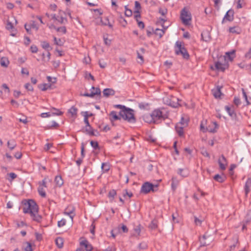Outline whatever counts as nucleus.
Masks as SVG:
<instances>
[{
  "instance_id": "obj_24",
  "label": "nucleus",
  "mask_w": 251,
  "mask_h": 251,
  "mask_svg": "<svg viewBox=\"0 0 251 251\" xmlns=\"http://www.w3.org/2000/svg\"><path fill=\"white\" fill-rule=\"evenodd\" d=\"M222 88V87L218 86L215 89L212 90V93L213 94V96L216 98H220L222 93L221 91V89Z\"/></svg>"
},
{
  "instance_id": "obj_8",
  "label": "nucleus",
  "mask_w": 251,
  "mask_h": 251,
  "mask_svg": "<svg viewBox=\"0 0 251 251\" xmlns=\"http://www.w3.org/2000/svg\"><path fill=\"white\" fill-rule=\"evenodd\" d=\"M178 100V98L172 95L163 99V101L165 104L174 108H176L179 105Z\"/></svg>"
},
{
  "instance_id": "obj_12",
  "label": "nucleus",
  "mask_w": 251,
  "mask_h": 251,
  "mask_svg": "<svg viewBox=\"0 0 251 251\" xmlns=\"http://www.w3.org/2000/svg\"><path fill=\"white\" fill-rule=\"evenodd\" d=\"M6 28L10 31V35L11 36L14 37L16 36L17 30L16 28H14L11 22H10L8 21H7V23L6 25Z\"/></svg>"
},
{
  "instance_id": "obj_14",
  "label": "nucleus",
  "mask_w": 251,
  "mask_h": 251,
  "mask_svg": "<svg viewBox=\"0 0 251 251\" xmlns=\"http://www.w3.org/2000/svg\"><path fill=\"white\" fill-rule=\"evenodd\" d=\"M80 245L85 248L86 251H91L93 248L88 240L84 239L80 242Z\"/></svg>"
},
{
  "instance_id": "obj_49",
  "label": "nucleus",
  "mask_w": 251,
  "mask_h": 251,
  "mask_svg": "<svg viewBox=\"0 0 251 251\" xmlns=\"http://www.w3.org/2000/svg\"><path fill=\"white\" fill-rule=\"evenodd\" d=\"M57 21L61 24H65L67 22V18L63 17H58V20Z\"/></svg>"
},
{
  "instance_id": "obj_45",
  "label": "nucleus",
  "mask_w": 251,
  "mask_h": 251,
  "mask_svg": "<svg viewBox=\"0 0 251 251\" xmlns=\"http://www.w3.org/2000/svg\"><path fill=\"white\" fill-rule=\"evenodd\" d=\"M53 41H54V44L56 45L61 46L63 45V42L62 41L61 39L60 38L57 39L56 37H54Z\"/></svg>"
},
{
  "instance_id": "obj_37",
  "label": "nucleus",
  "mask_w": 251,
  "mask_h": 251,
  "mask_svg": "<svg viewBox=\"0 0 251 251\" xmlns=\"http://www.w3.org/2000/svg\"><path fill=\"white\" fill-rule=\"evenodd\" d=\"M7 146L10 150H13L16 146V144L14 140H11L7 142Z\"/></svg>"
},
{
  "instance_id": "obj_36",
  "label": "nucleus",
  "mask_w": 251,
  "mask_h": 251,
  "mask_svg": "<svg viewBox=\"0 0 251 251\" xmlns=\"http://www.w3.org/2000/svg\"><path fill=\"white\" fill-rule=\"evenodd\" d=\"M141 9V6L140 2L138 1H135L134 13H140Z\"/></svg>"
},
{
  "instance_id": "obj_19",
  "label": "nucleus",
  "mask_w": 251,
  "mask_h": 251,
  "mask_svg": "<svg viewBox=\"0 0 251 251\" xmlns=\"http://www.w3.org/2000/svg\"><path fill=\"white\" fill-rule=\"evenodd\" d=\"M115 94V91L110 88L104 89L103 91V96L105 97H108L110 96H114Z\"/></svg>"
},
{
  "instance_id": "obj_21",
  "label": "nucleus",
  "mask_w": 251,
  "mask_h": 251,
  "mask_svg": "<svg viewBox=\"0 0 251 251\" xmlns=\"http://www.w3.org/2000/svg\"><path fill=\"white\" fill-rule=\"evenodd\" d=\"M213 178L215 181L218 182L223 183L226 180V176L224 175H220L217 174L214 176Z\"/></svg>"
},
{
  "instance_id": "obj_32",
  "label": "nucleus",
  "mask_w": 251,
  "mask_h": 251,
  "mask_svg": "<svg viewBox=\"0 0 251 251\" xmlns=\"http://www.w3.org/2000/svg\"><path fill=\"white\" fill-rule=\"evenodd\" d=\"M51 87V84L44 83L38 86L39 89L42 91H45L49 89H50Z\"/></svg>"
},
{
  "instance_id": "obj_61",
  "label": "nucleus",
  "mask_w": 251,
  "mask_h": 251,
  "mask_svg": "<svg viewBox=\"0 0 251 251\" xmlns=\"http://www.w3.org/2000/svg\"><path fill=\"white\" fill-rule=\"evenodd\" d=\"M125 14L126 17H129L131 16L132 14V10L130 9L125 10Z\"/></svg>"
},
{
  "instance_id": "obj_23",
  "label": "nucleus",
  "mask_w": 251,
  "mask_h": 251,
  "mask_svg": "<svg viewBox=\"0 0 251 251\" xmlns=\"http://www.w3.org/2000/svg\"><path fill=\"white\" fill-rule=\"evenodd\" d=\"M38 213V212H34L33 214L30 213V215L34 221L39 223L41 222L42 217Z\"/></svg>"
},
{
  "instance_id": "obj_29",
  "label": "nucleus",
  "mask_w": 251,
  "mask_h": 251,
  "mask_svg": "<svg viewBox=\"0 0 251 251\" xmlns=\"http://www.w3.org/2000/svg\"><path fill=\"white\" fill-rule=\"evenodd\" d=\"M229 32L232 33L239 34L241 32V29L238 26L230 27L229 28Z\"/></svg>"
},
{
  "instance_id": "obj_31",
  "label": "nucleus",
  "mask_w": 251,
  "mask_h": 251,
  "mask_svg": "<svg viewBox=\"0 0 251 251\" xmlns=\"http://www.w3.org/2000/svg\"><path fill=\"white\" fill-rule=\"evenodd\" d=\"M251 222V210L248 211L245 219L243 221V223H245L246 224H248Z\"/></svg>"
},
{
  "instance_id": "obj_20",
  "label": "nucleus",
  "mask_w": 251,
  "mask_h": 251,
  "mask_svg": "<svg viewBox=\"0 0 251 251\" xmlns=\"http://www.w3.org/2000/svg\"><path fill=\"white\" fill-rule=\"evenodd\" d=\"M225 109L226 112L228 113V115L232 118L235 119L236 117V114L234 111V109H232L229 106L226 105L225 107Z\"/></svg>"
},
{
  "instance_id": "obj_10",
  "label": "nucleus",
  "mask_w": 251,
  "mask_h": 251,
  "mask_svg": "<svg viewBox=\"0 0 251 251\" xmlns=\"http://www.w3.org/2000/svg\"><path fill=\"white\" fill-rule=\"evenodd\" d=\"M52 110L56 111L57 112H46V113H42L41 114V117L42 118H46V117H49L52 115H57V116H60L63 114V112L60 111L58 109L52 107L51 108Z\"/></svg>"
},
{
  "instance_id": "obj_48",
  "label": "nucleus",
  "mask_w": 251,
  "mask_h": 251,
  "mask_svg": "<svg viewBox=\"0 0 251 251\" xmlns=\"http://www.w3.org/2000/svg\"><path fill=\"white\" fill-rule=\"evenodd\" d=\"M90 144L95 150L99 149V146L98 142L91 141Z\"/></svg>"
},
{
  "instance_id": "obj_9",
  "label": "nucleus",
  "mask_w": 251,
  "mask_h": 251,
  "mask_svg": "<svg viewBox=\"0 0 251 251\" xmlns=\"http://www.w3.org/2000/svg\"><path fill=\"white\" fill-rule=\"evenodd\" d=\"M212 240V239L210 236H207L205 234L199 238L201 246H206L209 245Z\"/></svg>"
},
{
  "instance_id": "obj_33",
  "label": "nucleus",
  "mask_w": 251,
  "mask_h": 251,
  "mask_svg": "<svg viewBox=\"0 0 251 251\" xmlns=\"http://www.w3.org/2000/svg\"><path fill=\"white\" fill-rule=\"evenodd\" d=\"M9 63V61L7 57H2L0 59V65L2 67H7Z\"/></svg>"
},
{
  "instance_id": "obj_28",
  "label": "nucleus",
  "mask_w": 251,
  "mask_h": 251,
  "mask_svg": "<svg viewBox=\"0 0 251 251\" xmlns=\"http://www.w3.org/2000/svg\"><path fill=\"white\" fill-rule=\"evenodd\" d=\"M177 173L183 177H187L189 175V172L187 169H179Z\"/></svg>"
},
{
  "instance_id": "obj_27",
  "label": "nucleus",
  "mask_w": 251,
  "mask_h": 251,
  "mask_svg": "<svg viewBox=\"0 0 251 251\" xmlns=\"http://www.w3.org/2000/svg\"><path fill=\"white\" fill-rule=\"evenodd\" d=\"M41 45L43 49L47 50L48 51L52 50V48L50 46V44L45 41L41 42Z\"/></svg>"
},
{
  "instance_id": "obj_30",
  "label": "nucleus",
  "mask_w": 251,
  "mask_h": 251,
  "mask_svg": "<svg viewBox=\"0 0 251 251\" xmlns=\"http://www.w3.org/2000/svg\"><path fill=\"white\" fill-rule=\"evenodd\" d=\"M163 29H162L156 28L154 31L155 34L159 36L160 38H161L163 36V35H164V34L165 33V31L167 28V27H164L163 26Z\"/></svg>"
},
{
  "instance_id": "obj_34",
  "label": "nucleus",
  "mask_w": 251,
  "mask_h": 251,
  "mask_svg": "<svg viewBox=\"0 0 251 251\" xmlns=\"http://www.w3.org/2000/svg\"><path fill=\"white\" fill-rule=\"evenodd\" d=\"M56 185L59 187H61L63 184V180L61 176H56L54 180Z\"/></svg>"
},
{
  "instance_id": "obj_1",
  "label": "nucleus",
  "mask_w": 251,
  "mask_h": 251,
  "mask_svg": "<svg viewBox=\"0 0 251 251\" xmlns=\"http://www.w3.org/2000/svg\"><path fill=\"white\" fill-rule=\"evenodd\" d=\"M24 205L23 212L24 213H33L34 212H38V206L33 200H25L23 201Z\"/></svg>"
},
{
  "instance_id": "obj_25",
  "label": "nucleus",
  "mask_w": 251,
  "mask_h": 251,
  "mask_svg": "<svg viewBox=\"0 0 251 251\" xmlns=\"http://www.w3.org/2000/svg\"><path fill=\"white\" fill-rule=\"evenodd\" d=\"M144 121L148 123H153V121L151 114H145L143 116Z\"/></svg>"
},
{
  "instance_id": "obj_15",
  "label": "nucleus",
  "mask_w": 251,
  "mask_h": 251,
  "mask_svg": "<svg viewBox=\"0 0 251 251\" xmlns=\"http://www.w3.org/2000/svg\"><path fill=\"white\" fill-rule=\"evenodd\" d=\"M100 94H101L100 89L99 87H97L95 92L91 91V92L90 93H85L83 94H82L81 95L83 96H84V97L93 98L95 95L100 96Z\"/></svg>"
},
{
  "instance_id": "obj_57",
  "label": "nucleus",
  "mask_w": 251,
  "mask_h": 251,
  "mask_svg": "<svg viewBox=\"0 0 251 251\" xmlns=\"http://www.w3.org/2000/svg\"><path fill=\"white\" fill-rule=\"evenodd\" d=\"M242 91H243V97L244 98L245 100L246 101L247 105H249L250 104V103L248 100L247 94L243 89H242Z\"/></svg>"
},
{
  "instance_id": "obj_13",
  "label": "nucleus",
  "mask_w": 251,
  "mask_h": 251,
  "mask_svg": "<svg viewBox=\"0 0 251 251\" xmlns=\"http://www.w3.org/2000/svg\"><path fill=\"white\" fill-rule=\"evenodd\" d=\"M201 39L206 42H209L211 39L210 32L207 30L202 31L201 33Z\"/></svg>"
},
{
  "instance_id": "obj_62",
  "label": "nucleus",
  "mask_w": 251,
  "mask_h": 251,
  "mask_svg": "<svg viewBox=\"0 0 251 251\" xmlns=\"http://www.w3.org/2000/svg\"><path fill=\"white\" fill-rule=\"evenodd\" d=\"M159 12L160 14H161L162 16H164L165 14L167 13V9H162L160 8L159 10Z\"/></svg>"
},
{
  "instance_id": "obj_41",
  "label": "nucleus",
  "mask_w": 251,
  "mask_h": 251,
  "mask_svg": "<svg viewBox=\"0 0 251 251\" xmlns=\"http://www.w3.org/2000/svg\"><path fill=\"white\" fill-rule=\"evenodd\" d=\"M54 29H55L57 32H62L64 34H65L66 33V28L65 26H61L59 27H56L54 25H52Z\"/></svg>"
},
{
  "instance_id": "obj_60",
  "label": "nucleus",
  "mask_w": 251,
  "mask_h": 251,
  "mask_svg": "<svg viewBox=\"0 0 251 251\" xmlns=\"http://www.w3.org/2000/svg\"><path fill=\"white\" fill-rule=\"evenodd\" d=\"M51 123V125L49 126V128H51L52 127L57 128L59 126V124L55 121H52Z\"/></svg>"
},
{
  "instance_id": "obj_55",
  "label": "nucleus",
  "mask_w": 251,
  "mask_h": 251,
  "mask_svg": "<svg viewBox=\"0 0 251 251\" xmlns=\"http://www.w3.org/2000/svg\"><path fill=\"white\" fill-rule=\"evenodd\" d=\"M25 87L26 89H27L28 91H33V88L31 85V84L29 83H26L25 85Z\"/></svg>"
},
{
  "instance_id": "obj_7",
  "label": "nucleus",
  "mask_w": 251,
  "mask_h": 251,
  "mask_svg": "<svg viewBox=\"0 0 251 251\" xmlns=\"http://www.w3.org/2000/svg\"><path fill=\"white\" fill-rule=\"evenodd\" d=\"M180 19L183 24L185 25H190V22L191 21V14L186 9L185 7L183 8L180 13Z\"/></svg>"
},
{
  "instance_id": "obj_42",
  "label": "nucleus",
  "mask_w": 251,
  "mask_h": 251,
  "mask_svg": "<svg viewBox=\"0 0 251 251\" xmlns=\"http://www.w3.org/2000/svg\"><path fill=\"white\" fill-rule=\"evenodd\" d=\"M38 192L39 194V195L42 197H45L46 196V194L44 190L43 187L42 186H39L38 189Z\"/></svg>"
},
{
  "instance_id": "obj_16",
  "label": "nucleus",
  "mask_w": 251,
  "mask_h": 251,
  "mask_svg": "<svg viewBox=\"0 0 251 251\" xmlns=\"http://www.w3.org/2000/svg\"><path fill=\"white\" fill-rule=\"evenodd\" d=\"M251 178H248L247 180L246 181L244 187L245 195L247 197L248 194L251 191Z\"/></svg>"
},
{
  "instance_id": "obj_46",
  "label": "nucleus",
  "mask_w": 251,
  "mask_h": 251,
  "mask_svg": "<svg viewBox=\"0 0 251 251\" xmlns=\"http://www.w3.org/2000/svg\"><path fill=\"white\" fill-rule=\"evenodd\" d=\"M101 169L104 172H107L110 169V166L107 163H103L101 165Z\"/></svg>"
},
{
  "instance_id": "obj_4",
  "label": "nucleus",
  "mask_w": 251,
  "mask_h": 251,
  "mask_svg": "<svg viewBox=\"0 0 251 251\" xmlns=\"http://www.w3.org/2000/svg\"><path fill=\"white\" fill-rule=\"evenodd\" d=\"M158 186V184H153L149 182H146L143 184L140 192L147 194L151 191L156 192L157 190Z\"/></svg>"
},
{
  "instance_id": "obj_11",
  "label": "nucleus",
  "mask_w": 251,
  "mask_h": 251,
  "mask_svg": "<svg viewBox=\"0 0 251 251\" xmlns=\"http://www.w3.org/2000/svg\"><path fill=\"white\" fill-rule=\"evenodd\" d=\"M234 13L233 10H228L223 19L222 23L224 24L226 21L232 22L234 20Z\"/></svg>"
},
{
  "instance_id": "obj_53",
  "label": "nucleus",
  "mask_w": 251,
  "mask_h": 251,
  "mask_svg": "<svg viewBox=\"0 0 251 251\" xmlns=\"http://www.w3.org/2000/svg\"><path fill=\"white\" fill-rule=\"evenodd\" d=\"M84 143H82L81 145V158H83L85 156V153H84Z\"/></svg>"
},
{
  "instance_id": "obj_3",
  "label": "nucleus",
  "mask_w": 251,
  "mask_h": 251,
  "mask_svg": "<svg viewBox=\"0 0 251 251\" xmlns=\"http://www.w3.org/2000/svg\"><path fill=\"white\" fill-rule=\"evenodd\" d=\"M175 53L176 55H181L184 59H188L189 58L190 56L186 49L182 46L181 43L179 41L176 43Z\"/></svg>"
},
{
  "instance_id": "obj_40",
  "label": "nucleus",
  "mask_w": 251,
  "mask_h": 251,
  "mask_svg": "<svg viewBox=\"0 0 251 251\" xmlns=\"http://www.w3.org/2000/svg\"><path fill=\"white\" fill-rule=\"evenodd\" d=\"M176 130L179 136L181 137L183 135V127H179L178 125H176Z\"/></svg>"
},
{
  "instance_id": "obj_52",
  "label": "nucleus",
  "mask_w": 251,
  "mask_h": 251,
  "mask_svg": "<svg viewBox=\"0 0 251 251\" xmlns=\"http://www.w3.org/2000/svg\"><path fill=\"white\" fill-rule=\"evenodd\" d=\"M113 106L114 108L120 109L121 110H125V109H126V107L125 106V105H123L121 104H115Z\"/></svg>"
},
{
  "instance_id": "obj_47",
  "label": "nucleus",
  "mask_w": 251,
  "mask_h": 251,
  "mask_svg": "<svg viewBox=\"0 0 251 251\" xmlns=\"http://www.w3.org/2000/svg\"><path fill=\"white\" fill-rule=\"evenodd\" d=\"M25 244L26 246L24 248V251H33L31 243L26 242Z\"/></svg>"
},
{
  "instance_id": "obj_58",
  "label": "nucleus",
  "mask_w": 251,
  "mask_h": 251,
  "mask_svg": "<svg viewBox=\"0 0 251 251\" xmlns=\"http://www.w3.org/2000/svg\"><path fill=\"white\" fill-rule=\"evenodd\" d=\"M125 193H123V196L125 197L126 196H128L129 198H131L133 196V194L131 192H128L126 189L124 190Z\"/></svg>"
},
{
  "instance_id": "obj_43",
  "label": "nucleus",
  "mask_w": 251,
  "mask_h": 251,
  "mask_svg": "<svg viewBox=\"0 0 251 251\" xmlns=\"http://www.w3.org/2000/svg\"><path fill=\"white\" fill-rule=\"evenodd\" d=\"M227 57L230 61H232L235 57V51L232 50L230 52H226Z\"/></svg>"
},
{
  "instance_id": "obj_63",
  "label": "nucleus",
  "mask_w": 251,
  "mask_h": 251,
  "mask_svg": "<svg viewBox=\"0 0 251 251\" xmlns=\"http://www.w3.org/2000/svg\"><path fill=\"white\" fill-rule=\"evenodd\" d=\"M244 2V0H237V8L238 9L241 8L242 7V4Z\"/></svg>"
},
{
  "instance_id": "obj_6",
  "label": "nucleus",
  "mask_w": 251,
  "mask_h": 251,
  "mask_svg": "<svg viewBox=\"0 0 251 251\" xmlns=\"http://www.w3.org/2000/svg\"><path fill=\"white\" fill-rule=\"evenodd\" d=\"M151 114L153 121V124H159L166 118L165 116L163 115L162 112L159 109L154 110Z\"/></svg>"
},
{
  "instance_id": "obj_5",
  "label": "nucleus",
  "mask_w": 251,
  "mask_h": 251,
  "mask_svg": "<svg viewBox=\"0 0 251 251\" xmlns=\"http://www.w3.org/2000/svg\"><path fill=\"white\" fill-rule=\"evenodd\" d=\"M215 69L218 71L224 72L228 67V64L225 56H221L218 61L215 62Z\"/></svg>"
},
{
  "instance_id": "obj_35",
  "label": "nucleus",
  "mask_w": 251,
  "mask_h": 251,
  "mask_svg": "<svg viewBox=\"0 0 251 251\" xmlns=\"http://www.w3.org/2000/svg\"><path fill=\"white\" fill-rule=\"evenodd\" d=\"M55 243L59 248H62L63 246V239L61 237H57L55 240Z\"/></svg>"
},
{
  "instance_id": "obj_18",
  "label": "nucleus",
  "mask_w": 251,
  "mask_h": 251,
  "mask_svg": "<svg viewBox=\"0 0 251 251\" xmlns=\"http://www.w3.org/2000/svg\"><path fill=\"white\" fill-rule=\"evenodd\" d=\"M218 128V125L216 122H213L211 125L208 126L207 127V131L211 133H215L217 131V129Z\"/></svg>"
},
{
  "instance_id": "obj_54",
  "label": "nucleus",
  "mask_w": 251,
  "mask_h": 251,
  "mask_svg": "<svg viewBox=\"0 0 251 251\" xmlns=\"http://www.w3.org/2000/svg\"><path fill=\"white\" fill-rule=\"evenodd\" d=\"M30 51L32 53H36L38 51V48L36 45H32L30 47Z\"/></svg>"
},
{
  "instance_id": "obj_26",
  "label": "nucleus",
  "mask_w": 251,
  "mask_h": 251,
  "mask_svg": "<svg viewBox=\"0 0 251 251\" xmlns=\"http://www.w3.org/2000/svg\"><path fill=\"white\" fill-rule=\"evenodd\" d=\"M109 116L111 117V121L112 122H113V121L119 120L121 119V117L119 116L117 114V112L115 111H111L109 114Z\"/></svg>"
},
{
  "instance_id": "obj_44",
  "label": "nucleus",
  "mask_w": 251,
  "mask_h": 251,
  "mask_svg": "<svg viewBox=\"0 0 251 251\" xmlns=\"http://www.w3.org/2000/svg\"><path fill=\"white\" fill-rule=\"evenodd\" d=\"M116 195V191L114 189L110 190L108 193V197L110 199H111L110 200L111 201H112L113 200L114 197Z\"/></svg>"
},
{
  "instance_id": "obj_17",
  "label": "nucleus",
  "mask_w": 251,
  "mask_h": 251,
  "mask_svg": "<svg viewBox=\"0 0 251 251\" xmlns=\"http://www.w3.org/2000/svg\"><path fill=\"white\" fill-rule=\"evenodd\" d=\"M221 158H222L219 159L218 163L219 164L220 168L222 170H225L226 169V165L224 163H226V160L224 155H222Z\"/></svg>"
},
{
  "instance_id": "obj_64",
  "label": "nucleus",
  "mask_w": 251,
  "mask_h": 251,
  "mask_svg": "<svg viewBox=\"0 0 251 251\" xmlns=\"http://www.w3.org/2000/svg\"><path fill=\"white\" fill-rule=\"evenodd\" d=\"M245 56L246 58H251V48H250L249 51L245 54Z\"/></svg>"
},
{
  "instance_id": "obj_59",
  "label": "nucleus",
  "mask_w": 251,
  "mask_h": 251,
  "mask_svg": "<svg viewBox=\"0 0 251 251\" xmlns=\"http://www.w3.org/2000/svg\"><path fill=\"white\" fill-rule=\"evenodd\" d=\"M194 219H195V220H194L195 223L196 225H201L202 220H200L196 216L194 217Z\"/></svg>"
},
{
  "instance_id": "obj_2",
  "label": "nucleus",
  "mask_w": 251,
  "mask_h": 251,
  "mask_svg": "<svg viewBox=\"0 0 251 251\" xmlns=\"http://www.w3.org/2000/svg\"><path fill=\"white\" fill-rule=\"evenodd\" d=\"M133 110L126 107L125 110H121L119 112L120 116L126 121L129 123H135L136 122V118L133 113Z\"/></svg>"
},
{
  "instance_id": "obj_39",
  "label": "nucleus",
  "mask_w": 251,
  "mask_h": 251,
  "mask_svg": "<svg viewBox=\"0 0 251 251\" xmlns=\"http://www.w3.org/2000/svg\"><path fill=\"white\" fill-rule=\"evenodd\" d=\"M77 109L73 106L69 109L68 112L70 113L72 117L76 116L77 115Z\"/></svg>"
},
{
  "instance_id": "obj_50",
  "label": "nucleus",
  "mask_w": 251,
  "mask_h": 251,
  "mask_svg": "<svg viewBox=\"0 0 251 251\" xmlns=\"http://www.w3.org/2000/svg\"><path fill=\"white\" fill-rule=\"evenodd\" d=\"M141 227V226L140 225H139L134 228V230L135 232V233H136L137 236H139L140 234Z\"/></svg>"
},
{
  "instance_id": "obj_22",
  "label": "nucleus",
  "mask_w": 251,
  "mask_h": 251,
  "mask_svg": "<svg viewBox=\"0 0 251 251\" xmlns=\"http://www.w3.org/2000/svg\"><path fill=\"white\" fill-rule=\"evenodd\" d=\"M171 187L173 191H175L178 184L179 181L176 176H173L172 178Z\"/></svg>"
},
{
  "instance_id": "obj_38",
  "label": "nucleus",
  "mask_w": 251,
  "mask_h": 251,
  "mask_svg": "<svg viewBox=\"0 0 251 251\" xmlns=\"http://www.w3.org/2000/svg\"><path fill=\"white\" fill-rule=\"evenodd\" d=\"M85 131L90 136H96L95 134L94 130L93 129L91 126H90L85 127Z\"/></svg>"
},
{
  "instance_id": "obj_51",
  "label": "nucleus",
  "mask_w": 251,
  "mask_h": 251,
  "mask_svg": "<svg viewBox=\"0 0 251 251\" xmlns=\"http://www.w3.org/2000/svg\"><path fill=\"white\" fill-rule=\"evenodd\" d=\"M66 221L65 219H63L61 220L58 222L57 226L58 227H61L65 226L66 225Z\"/></svg>"
},
{
  "instance_id": "obj_56",
  "label": "nucleus",
  "mask_w": 251,
  "mask_h": 251,
  "mask_svg": "<svg viewBox=\"0 0 251 251\" xmlns=\"http://www.w3.org/2000/svg\"><path fill=\"white\" fill-rule=\"evenodd\" d=\"M47 78L48 81L50 82H51L52 83H55L56 82V78L55 77L52 78L50 76H48Z\"/></svg>"
}]
</instances>
